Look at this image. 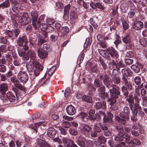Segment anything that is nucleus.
<instances>
[{
  "label": "nucleus",
  "mask_w": 147,
  "mask_h": 147,
  "mask_svg": "<svg viewBox=\"0 0 147 147\" xmlns=\"http://www.w3.org/2000/svg\"><path fill=\"white\" fill-rule=\"evenodd\" d=\"M27 66L30 68L31 70H33L34 68H35L34 73L36 76H38L39 74L40 71L43 69V67L41 64L35 61H33L32 62L29 63Z\"/></svg>",
  "instance_id": "obj_1"
},
{
  "label": "nucleus",
  "mask_w": 147,
  "mask_h": 147,
  "mask_svg": "<svg viewBox=\"0 0 147 147\" xmlns=\"http://www.w3.org/2000/svg\"><path fill=\"white\" fill-rule=\"evenodd\" d=\"M19 80L24 84L28 80V76L26 72L24 71H20L18 74Z\"/></svg>",
  "instance_id": "obj_2"
},
{
  "label": "nucleus",
  "mask_w": 147,
  "mask_h": 147,
  "mask_svg": "<svg viewBox=\"0 0 147 147\" xmlns=\"http://www.w3.org/2000/svg\"><path fill=\"white\" fill-rule=\"evenodd\" d=\"M31 20L29 18L28 14L27 12H24L23 16L19 20V22L21 25H26L29 23H31Z\"/></svg>",
  "instance_id": "obj_3"
},
{
  "label": "nucleus",
  "mask_w": 147,
  "mask_h": 147,
  "mask_svg": "<svg viewBox=\"0 0 147 147\" xmlns=\"http://www.w3.org/2000/svg\"><path fill=\"white\" fill-rule=\"evenodd\" d=\"M115 86H113L111 89H109L111 97H115L116 98H118V96L120 94V88L118 87L116 88Z\"/></svg>",
  "instance_id": "obj_4"
},
{
  "label": "nucleus",
  "mask_w": 147,
  "mask_h": 147,
  "mask_svg": "<svg viewBox=\"0 0 147 147\" xmlns=\"http://www.w3.org/2000/svg\"><path fill=\"white\" fill-rule=\"evenodd\" d=\"M124 112L122 111L120 114L121 117L126 120L129 119V115L130 113V109L127 107H125L123 109Z\"/></svg>",
  "instance_id": "obj_5"
},
{
  "label": "nucleus",
  "mask_w": 147,
  "mask_h": 147,
  "mask_svg": "<svg viewBox=\"0 0 147 147\" xmlns=\"http://www.w3.org/2000/svg\"><path fill=\"white\" fill-rule=\"evenodd\" d=\"M17 42L18 45L20 47L23 46L24 43L27 44L28 42L26 36L23 35L20 36Z\"/></svg>",
  "instance_id": "obj_6"
},
{
  "label": "nucleus",
  "mask_w": 147,
  "mask_h": 147,
  "mask_svg": "<svg viewBox=\"0 0 147 147\" xmlns=\"http://www.w3.org/2000/svg\"><path fill=\"white\" fill-rule=\"evenodd\" d=\"M12 5H13L12 7V10L14 12H17L20 9L21 5L18 3L15 0H11Z\"/></svg>",
  "instance_id": "obj_7"
},
{
  "label": "nucleus",
  "mask_w": 147,
  "mask_h": 147,
  "mask_svg": "<svg viewBox=\"0 0 147 147\" xmlns=\"http://www.w3.org/2000/svg\"><path fill=\"white\" fill-rule=\"evenodd\" d=\"M37 53L38 57L42 59L46 58L48 55V53L47 51L40 48H39L38 49Z\"/></svg>",
  "instance_id": "obj_8"
},
{
  "label": "nucleus",
  "mask_w": 147,
  "mask_h": 147,
  "mask_svg": "<svg viewBox=\"0 0 147 147\" xmlns=\"http://www.w3.org/2000/svg\"><path fill=\"white\" fill-rule=\"evenodd\" d=\"M107 50L108 53L113 58L118 57L119 55L117 52L113 47H109L107 49Z\"/></svg>",
  "instance_id": "obj_9"
},
{
  "label": "nucleus",
  "mask_w": 147,
  "mask_h": 147,
  "mask_svg": "<svg viewBox=\"0 0 147 147\" xmlns=\"http://www.w3.org/2000/svg\"><path fill=\"white\" fill-rule=\"evenodd\" d=\"M8 90V86L7 84L3 83L0 84V93L3 95V98L1 99L3 100L4 97L3 96L5 94L6 92Z\"/></svg>",
  "instance_id": "obj_10"
},
{
  "label": "nucleus",
  "mask_w": 147,
  "mask_h": 147,
  "mask_svg": "<svg viewBox=\"0 0 147 147\" xmlns=\"http://www.w3.org/2000/svg\"><path fill=\"white\" fill-rule=\"evenodd\" d=\"M71 5L70 4L66 5L64 7V16L63 18L65 20H67L69 18V11L71 8Z\"/></svg>",
  "instance_id": "obj_11"
},
{
  "label": "nucleus",
  "mask_w": 147,
  "mask_h": 147,
  "mask_svg": "<svg viewBox=\"0 0 147 147\" xmlns=\"http://www.w3.org/2000/svg\"><path fill=\"white\" fill-rule=\"evenodd\" d=\"M143 26V24L142 22L140 21H136L134 22L132 27L134 29L138 30L142 29Z\"/></svg>",
  "instance_id": "obj_12"
},
{
  "label": "nucleus",
  "mask_w": 147,
  "mask_h": 147,
  "mask_svg": "<svg viewBox=\"0 0 147 147\" xmlns=\"http://www.w3.org/2000/svg\"><path fill=\"white\" fill-rule=\"evenodd\" d=\"M17 50L19 55L20 57H22L24 60H28V57L26 55L27 53L25 52V51L19 47H17Z\"/></svg>",
  "instance_id": "obj_13"
},
{
  "label": "nucleus",
  "mask_w": 147,
  "mask_h": 147,
  "mask_svg": "<svg viewBox=\"0 0 147 147\" xmlns=\"http://www.w3.org/2000/svg\"><path fill=\"white\" fill-rule=\"evenodd\" d=\"M37 144L40 147H51L50 144L42 139L37 140Z\"/></svg>",
  "instance_id": "obj_14"
},
{
  "label": "nucleus",
  "mask_w": 147,
  "mask_h": 147,
  "mask_svg": "<svg viewBox=\"0 0 147 147\" xmlns=\"http://www.w3.org/2000/svg\"><path fill=\"white\" fill-rule=\"evenodd\" d=\"M103 78V76L101 75H98L97 78L95 79L94 82V85L95 87H100L102 85V83L101 80Z\"/></svg>",
  "instance_id": "obj_15"
},
{
  "label": "nucleus",
  "mask_w": 147,
  "mask_h": 147,
  "mask_svg": "<svg viewBox=\"0 0 147 147\" xmlns=\"http://www.w3.org/2000/svg\"><path fill=\"white\" fill-rule=\"evenodd\" d=\"M57 133V131L54 128H50L47 131V134L50 138H54Z\"/></svg>",
  "instance_id": "obj_16"
},
{
  "label": "nucleus",
  "mask_w": 147,
  "mask_h": 147,
  "mask_svg": "<svg viewBox=\"0 0 147 147\" xmlns=\"http://www.w3.org/2000/svg\"><path fill=\"white\" fill-rule=\"evenodd\" d=\"M94 108L96 110H98L101 107L105 110L106 108V102L103 101L101 103L98 102L96 103L94 105Z\"/></svg>",
  "instance_id": "obj_17"
},
{
  "label": "nucleus",
  "mask_w": 147,
  "mask_h": 147,
  "mask_svg": "<svg viewBox=\"0 0 147 147\" xmlns=\"http://www.w3.org/2000/svg\"><path fill=\"white\" fill-rule=\"evenodd\" d=\"M66 110L67 113L70 115H74L76 112L74 107L71 105L67 107L66 108Z\"/></svg>",
  "instance_id": "obj_18"
},
{
  "label": "nucleus",
  "mask_w": 147,
  "mask_h": 147,
  "mask_svg": "<svg viewBox=\"0 0 147 147\" xmlns=\"http://www.w3.org/2000/svg\"><path fill=\"white\" fill-rule=\"evenodd\" d=\"M122 82L130 90H131L132 89V86L131 83L128 81L127 78L123 76L122 78Z\"/></svg>",
  "instance_id": "obj_19"
},
{
  "label": "nucleus",
  "mask_w": 147,
  "mask_h": 147,
  "mask_svg": "<svg viewBox=\"0 0 147 147\" xmlns=\"http://www.w3.org/2000/svg\"><path fill=\"white\" fill-rule=\"evenodd\" d=\"M6 96L7 99L11 102H14L16 100V97L13 93L8 92L6 94Z\"/></svg>",
  "instance_id": "obj_20"
},
{
  "label": "nucleus",
  "mask_w": 147,
  "mask_h": 147,
  "mask_svg": "<svg viewBox=\"0 0 147 147\" xmlns=\"http://www.w3.org/2000/svg\"><path fill=\"white\" fill-rule=\"evenodd\" d=\"M42 22L38 19L34 20H32V23L33 27L35 30L39 29L40 26Z\"/></svg>",
  "instance_id": "obj_21"
},
{
  "label": "nucleus",
  "mask_w": 147,
  "mask_h": 147,
  "mask_svg": "<svg viewBox=\"0 0 147 147\" xmlns=\"http://www.w3.org/2000/svg\"><path fill=\"white\" fill-rule=\"evenodd\" d=\"M26 55L28 57V60L29 58H31L32 59L34 60L36 57V54L35 51L32 50H28Z\"/></svg>",
  "instance_id": "obj_22"
},
{
  "label": "nucleus",
  "mask_w": 147,
  "mask_h": 147,
  "mask_svg": "<svg viewBox=\"0 0 147 147\" xmlns=\"http://www.w3.org/2000/svg\"><path fill=\"white\" fill-rule=\"evenodd\" d=\"M130 108L132 111V113H138V111H140L141 108L139 105L138 104H135L134 106H131L130 107Z\"/></svg>",
  "instance_id": "obj_23"
},
{
  "label": "nucleus",
  "mask_w": 147,
  "mask_h": 147,
  "mask_svg": "<svg viewBox=\"0 0 147 147\" xmlns=\"http://www.w3.org/2000/svg\"><path fill=\"white\" fill-rule=\"evenodd\" d=\"M122 40L125 43H129L131 41V36L127 34L123 38Z\"/></svg>",
  "instance_id": "obj_24"
},
{
  "label": "nucleus",
  "mask_w": 147,
  "mask_h": 147,
  "mask_svg": "<svg viewBox=\"0 0 147 147\" xmlns=\"http://www.w3.org/2000/svg\"><path fill=\"white\" fill-rule=\"evenodd\" d=\"M30 14L32 20L38 19V12L36 10H34L32 11L30 13Z\"/></svg>",
  "instance_id": "obj_25"
},
{
  "label": "nucleus",
  "mask_w": 147,
  "mask_h": 147,
  "mask_svg": "<svg viewBox=\"0 0 147 147\" xmlns=\"http://www.w3.org/2000/svg\"><path fill=\"white\" fill-rule=\"evenodd\" d=\"M80 115L81 117L82 120L85 122H87L88 121V119H89V118L88 116V114L86 113L82 112L80 113Z\"/></svg>",
  "instance_id": "obj_26"
},
{
  "label": "nucleus",
  "mask_w": 147,
  "mask_h": 147,
  "mask_svg": "<svg viewBox=\"0 0 147 147\" xmlns=\"http://www.w3.org/2000/svg\"><path fill=\"white\" fill-rule=\"evenodd\" d=\"M90 6L94 9L96 8V7L101 9H104V7L100 3H96L94 4L93 3L90 4Z\"/></svg>",
  "instance_id": "obj_27"
},
{
  "label": "nucleus",
  "mask_w": 147,
  "mask_h": 147,
  "mask_svg": "<svg viewBox=\"0 0 147 147\" xmlns=\"http://www.w3.org/2000/svg\"><path fill=\"white\" fill-rule=\"evenodd\" d=\"M98 141L99 143H95L96 146H99L101 143H104L106 142V140L105 138L103 136H100L98 137Z\"/></svg>",
  "instance_id": "obj_28"
},
{
  "label": "nucleus",
  "mask_w": 147,
  "mask_h": 147,
  "mask_svg": "<svg viewBox=\"0 0 147 147\" xmlns=\"http://www.w3.org/2000/svg\"><path fill=\"white\" fill-rule=\"evenodd\" d=\"M10 3L9 0H7L0 4V8L4 9L7 8L10 6Z\"/></svg>",
  "instance_id": "obj_29"
},
{
  "label": "nucleus",
  "mask_w": 147,
  "mask_h": 147,
  "mask_svg": "<svg viewBox=\"0 0 147 147\" xmlns=\"http://www.w3.org/2000/svg\"><path fill=\"white\" fill-rule=\"evenodd\" d=\"M65 147H78L74 141L71 139L64 146Z\"/></svg>",
  "instance_id": "obj_30"
},
{
  "label": "nucleus",
  "mask_w": 147,
  "mask_h": 147,
  "mask_svg": "<svg viewBox=\"0 0 147 147\" xmlns=\"http://www.w3.org/2000/svg\"><path fill=\"white\" fill-rule=\"evenodd\" d=\"M124 134H121L120 133H119L114 138L115 141H123L124 139Z\"/></svg>",
  "instance_id": "obj_31"
},
{
  "label": "nucleus",
  "mask_w": 147,
  "mask_h": 147,
  "mask_svg": "<svg viewBox=\"0 0 147 147\" xmlns=\"http://www.w3.org/2000/svg\"><path fill=\"white\" fill-rule=\"evenodd\" d=\"M99 53L105 58L108 60L110 59V58L109 56V53H107L104 50H100L99 51Z\"/></svg>",
  "instance_id": "obj_32"
},
{
  "label": "nucleus",
  "mask_w": 147,
  "mask_h": 147,
  "mask_svg": "<svg viewBox=\"0 0 147 147\" xmlns=\"http://www.w3.org/2000/svg\"><path fill=\"white\" fill-rule=\"evenodd\" d=\"M42 120V121H40L39 123H35L32 127V129L34 130L36 133L37 132V129L38 127H39V125H41L43 122L45 121L44 119H43Z\"/></svg>",
  "instance_id": "obj_33"
},
{
  "label": "nucleus",
  "mask_w": 147,
  "mask_h": 147,
  "mask_svg": "<svg viewBox=\"0 0 147 147\" xmlns=\"http://www.w3.org/2000/svg\"><path fill=\"white\" fill-rule=\"evenodd\" d=\"M13 34V32L9 30H7L4 33V35H5V37L7 39L10 38Z\"/></svg>",
  "instance_id": "obj_34"
},
{
  "label": "nucleus",
  "mask_w": 147,
  "mask_h": 147,
  "mask_svg": "<svg viewBox=\"0 0 147 147\" xmlns=\"http://www.w3.org/2000/svg\"><path fill=\"white\" fill-rule=\"evenodd\" d=\"M82 99L84 101L89 103H91L92 102V98L90 96L84 95L82 96Z\"/></svg>",
  "instance_id": "obj_35"
},
{
  "label": "nucleus",
  "mask_w": 147,
  "mask_h": 147,
  "mask_svg": "<svg viewBox=\"0 0 147 147\" xmlns=\"http://www.w3.org/2000/svg\"><path fill=\"white\" fill-rule=\"evenodd\" d=\"M121 72L123 74V77H125V76H127L130 75V70L129 69L124 68L121 70Z\"/></svg>",
  "instance_id": "obj_36"
},
{
  "label": "nucleus",
  "mask_w": 147,
  "mask_h": 147,
  "mask_svg": "<svg viewBox=\"0 0 147 147\" xmlns=\"http://www.w3.org/2000/svg\"><path fill=\"white\" fill-rule=\"evenodd\" d=\"M14 86L16 88H18L21 90L25 91L26 90V88L20 83L18 81L17 83H16L15 84Z\"/></svg>",
  "instance_id": "obj_37"
},
{
  "label": "nucleus",
  "mask_w": 147,
  "mask_h": 147,
  "mask_svg": "<svg viewBox=\"0 0 147 147\" xmlns=\"http://www.w3.org/2000/svg\"><path fill=\"white\" fill-rule=\"evenodd\" d=\"M46 21L47 23L49 25H52L55 22L54 19L49 18H47L46 19Z\"/></svg>",
  "instance_id": "obj_38"
},
{
  "label": "nucleus",
  "mask_w": 147,
  "mask_h": 147,
  "mask_svg": "<svg viewBox=\"0 0 147 147\" xmlns=\"http://www.w3.org/2000/svg\"><path fill=\"white\" fill-rule=\"evenodd\" d=\"M141 142L138 139H133L131 140L130 142V144L131 145L135 144L136 145L139 146L141 144Z\"/></svg>",
  "instance_id": "obj_39"
},
{
  "label": "nucleus",
  "mask_w": 147,
  "mask_h": 147,
  "mask_svg": "<svg viewBox=\"0 0 147 147\" xmlns=\"http://www.w3.org/2000/svg\"><path fill=\"white\" fill-rule=\"evenodd\" d=\"M131 69L136 73H138L140 71V68L135 65H133L131 66Z\"/></svg>",
  "instance_id": "obj_40"
},
{
  "label": "nucleus",
  "mask_w": 147,
  "mask_h": 147,
  "mask_svg": "<svg viewBox=\"0 0 147 147\" xmlns=\"http://www.w3.org/2000/svg\"><path fill=\"white\" fill-rule=\"evenodd\" d=\"M83 130L85 131L89 132L92 130V128L90 126L86 124L83 128Z\"/></svg>",
  "instance_id": "obj_41"
},
{
  "label": "nucleus",
  "mask_w": 147,
  "mask_h": 147,
  "mask_svg": "<svg viewBox=\"0 0 147 147\" xmlns=\"http://www.w3.org/2000/svg\"><path fill=\"white\" fill-rule=\"evenodd\" d=\"M69 133L72 135L76 136L78 134V132L77 130L75 129L70 128L69 129Z\"/></svg>",
  "instance_id": "obj_42"
},
{
  "label": "nucleus",
  "mask_w": 147,
  "mask_h": 147,
  "mask_svg": "<svg viewBox=\"0 0 147 147\" xmlns=\"http://www.w3.org/2000/svg\"><path fill=\"white\" fill-rule=\"evenodd\" d=\"M124 138H125L126 142L129 144H130V142L131 140L130 141V136L126 133H125L124 134Z\"/></svg>",
  "instance_id": "obj_43"
},
{
  "label": "nucleus",
  "mask_w": 147,
  "mask_h": 147,
  "mask_svg": "<svg viewBox=\"0 0 147 147\" xmlns=\"http://www.w3.org/2000/svg\"><path fill=\"white\" fill-rule=\"evenodd\" d=\"M100 97L102 99H105V98L108 97L109 96V94L105 92L99 93H98Z\"/></svg>",
  "instance_id": "obj_44"
},
{
  "label": "nucleus",
  "mask_w": 147,
  "mask_h": 147,
  "mask_svg": "<svg viewBox=\"0 0 147 147\" xmlns=\"http://www.w3.org/2000/svg\"><path fill=\"white\" fill-rule=\"evenodd\" d=\"M62 125L65 128H68L71 125V124L68 121H63L62 123Z\"/></svg>",
  "instance_id": "obj_45"
},
{
  "label": "nucleus",
  "mask_w": 147,
  "mask_h": 147,
  "mask_svg": "<svg viewBox=\"0 0 147 147\" xmlns=\"http://www.w3.org/2000/svg\"><path fill=\"white\" fill-rule=\"evenodd\" d=\"M58 129L60 131L61 134L65 135L67 134V130L62 127H59Z\"/></svg>",
  "instance_id": "obj_46"
},
{
  "label": "nucleus",
  "mask_w": 147,
  "mask_h": 147,
  "mask_svg": "<svg viewBox=\"0 0 147 147\" xmlns=\"http://www.w3.org/2000/svg\"><path fill=\"white\" fill-rule=\"evenodd\" d=\"M48 26V25L47 24L42 22L41 23L39 29L44 30L47 29Z\"/></svg>",
  "instance_id": "obj_47"
},
{
  "label": "nucleus",
  "mask_w": 147,
  "mask_h": 147,
  "mask_svg": "<svg viewBox=\"0 0 147 147\" xmlns=\"http://www.w3.org/2000/svg\"><path fill=\"white\" fill-rule=\"evenodd\" d=\"M69 31L68 28L66 26L63 27L61 29V32L63 35H65Z\"/></svg>",
  "instance_id": "obj_48"
},
{
  "label": "nucleus",
  "mask_w": 147,
  "mask_h": 147,
  "mask_svg": "<svg viewBox=\"0 0 147 147\" xmlns=\"http://www.w3.org/2000/svg\"><path fill=\"white\" fill-rule=\"evenodd\" d=\"M135 84L137 85H139L141 84V78L139 76H136L134 79Z\"/></svg>",
  "instance_id": "obj_49"
},
{
  "label": "nucleus",
  "mask_w": 147,
  "mask_h": 147,
  "mask_svg": "<svg viewBox=\"0 0 147 147\" xmlns=\"http://www.w3.org/2000/svg\"><path fill=\"white\" fill-rule=\"evenodd\" d=\"M55 67L53 66L51 68L48 70V74L49 76H50L52 75L53 73L54 72L55 69Z\"/></svg>",
  "instance_id": "obj_50"
},
{
  "label": "nucleus",
  "mask_w": 147,
  "mask_h": 147,
  "mask_svg": "<svg viewBox=\"0 0 147 147\" xmlns=\"http://www.w3.org/2000/svg\"><path fill=\"white\" fill-rule=\"evenodd\" d=\"M70 139L69 138L66 137H63L62 138V143L64 146H65Z\"/></svg>",
  "instance_id": "obj_51"
},
{
  "label": "nucleus",
  "mask_w": 147,
  "mask_h": 147,
  "mask_svg": "<svg viewBox=\"0 0 147 147\" xmlns=\"http://www.w3.org/2000/svg\"><path fill=\"white\" fill-rule=\"evenodd\" d=\"M117 98L115 97H111V98L109 99L108 101L110 102V104L111 105H113L116 102Z\"/></svg>",
  "instance_id": "obj_52"
},
{
  "label": "nucleus",
  "mask_w": 147,
  "mask_h": 147,
  "mask_svg": "<svg viewBox=\"0 0 147 147\" xmlns=\"http://www.w3.org/2000/svg\"><path fill=\"white\" fill-rule=\"evenodd\" d=\"M120 7L121 10H126L128 9V6L126 3H123L121 4Z\"/></svg>",
  "instance_id": "obj_53"
},
{
  "label": "nucleus",
  "mask_w": 147,
  "mask_h": 147,
  "mask_svg": "<svg viewBox=\"0 0 147 147\" xmlns=\"http://www.w3.org/2000/svg\"><path fill=\"white\" fill-rule=\"evenodd\" d=\"M127 101L129 103V107L133 106L134 103V98H128L127 99Z\"/></svg>",
  "instance_id": "obj_54"
},
{
  "label": "nucleus",
  "mask_w": 147,
  "mask_h": 147,
  "mask_svg": "<svg viewBox=\"0 0 147 147\" xmlns=\"http://www.w3.org/2000/svg\"><path fill=\"white\" fill-rule=\"evenodd\" d=\"M115 120L119 122L120 123L125 124L126 123V121L124 119H121L120 117L118 116H117L115 117Z\"/></svg>",
  "instance_id": "obj_55"
},
{
  "label": "nucleus",
  "mask_w": 147,
  "mask_h": 147,
  "mask_svg": "<svg viewBox=\"0 0 147 147\" xmlns=\"http://www.w3.org/2000/svg\"><path fill=\"white\" fill-rule=\"evenodd\" d=\"M90 24L92 25L94 28H98V26L97 24L95 22L92 18H90Z\"/></svg>",
  "instance_id": "obj_56"
},
{
  "label": "nucleus",
  "mask_w": 147,
  "mask_h": 147,
  "mask_svg": "<svg viewBox=\"0 0 147 147\" xmlns=\"http://www.w3.org/2000/svg\"><path fill=\"white\" fill-rule=\"evenodd\" d=\"M71 90L70 88H67L65 90L64 95L65 97L68 96L71 93Z\"/></svg>",
  "instance_id": "obj_57"
},
{
  "label": "nucleus",
  "mask_w": 147,
  "mask_h": 147,
  "mask_svg": "<svg viewBox=\"0 0 147 147\" xmlns=\"http://www.w3.org/2000/svg\"><path fill=\"white\" fill-rule=\"evenodd\" d=\"M70 17L71 20H75L77 18V15L74 12L71 11L70 13Z\"/></svg>",
  "instance_id": "obj_58"
},
{
  "label": "nucleus",
  "mask_w": 147,
  "mask_h": 147,
  "mask_svg": "<svg viewBox=\"0 0 147 147\" xmlns=\"http://www.w3.org/2000/svg\"><path fill=\"white\" fill-rule=\"evenodd\" d=\"M135 12L134 11H129L127 15V17L131 18L133 17L135 15Z\"/></svg>",
  "instance_id": "obj_59"
},
{
  "label": "nucleus",
  "mask_w": 147,
  "mask_h": 147,
  "mask_svg": "<svg viewBox=\"0 0 147 147\" xmlns=\"http://www.w3.org/2000/svg\"><path fill=\"white\" fill-rule=\"evenodd\" d=\"M134 56V52L131 51L127 52L126 54V56L127 57L131 58Z\"/></svg>",
  "instance_id": "obj_60"
},
{
  "label": "nucleus",
  "mask_w": 147,
  "mask_h": 147,
  "mask_svg": "<svg viewBox=\"0 0 147 147\" xmlns=\"http://www.w3.org/2000/svg\"><path fill=\"white\" fill-rule=\"evenodd\" d=\"M6 68L5 66L2 64L0 65V72L4 73L6 70Z\"/></svg>",
  "instance_id": "obj_61"
},
{
  "label": "nucleus",
  "mask_w": 147,
  "mask_h": 147,
  "mask_svg": "<svg viewBox=\"0 0 147 147\" xmlns=\"http://www.w3.org/2000/svg\"><path fill=\"white\" fill-rule=\"evenodd\" d=\"M103 120L105 122H111L112 121V119H110L109 117H107L106 116V115H105L104 116L103 118Z\"/></svg>",
  "instance_id": "obj_62"
},
{
  "label": "nucleus",
  "mask_w": 147,
  "mask_h": 147,
  "mask_svg": "<svg viewBox=\"0 0 147 147\" xmlns=\"http://www.w3.org/2000/svg\"><path fill=\"white\" fill-rule=\"evenodd\" d=\"M133 114L131 117V120L133 121H136L137 120L136 116L137 114L132 113Z\"/></svg>",
  "instance_id": "obj_63"
},
{
  "label": "nucleus",
  "mask_w": 147,
  "mask_h": 147,
  "mask_svg": "<svg viewBox=\"0 0 147 147\" xmlns=\"http://www.w3.org/2000/svg\"><path fill=\"white\" fill-rule=\"evenodd\" d=\"M41 115V114L40 113H36L34 114L32 116V118L34 119H36L38 118Z\"/></svg>",
  "instance_id": "obj_64"
}]
</instances>
